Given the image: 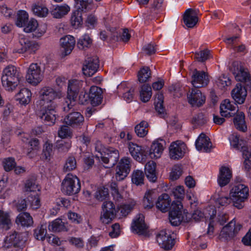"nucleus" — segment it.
Here are the masks:
<instances>
[{
	"mask_svg": "<svg viewBox=\"0 0 251 251\" xmlns=\"http://www.w3.org/2000/svg\"><path fill=\"white\" fill-rule=\"evenodd\" d=\"M136 205V201L130 199L125 202L118 205L116 208L112 201H105L101 205L100 222L104 225L110 224L116 218L117 213L120 218L126 217L131 212Z\"/></svg>",
	"mask_w": 251,
	"mask_h": 251,
	"instance_id": "f257e3e1",
	"label": "nucleus"
},
{
	"mask_svg": "<svg viewBox=\"0 0 251 251\" xmlns=\"http://www.w3.org/2000/svg\"><path fill=\"white\" fill-rule=\"evenodd\" d=\"M1 80L2 86L6 91H14L21 80L19 68L13 65L8 66L2 71Z\"/></svg>",
	"mask_w": 251,
	"mask_h": 251,
	"instance_id": "f03ea898",
	"label": "nucleus"
},
{
	"mask_svg": "<svg viewBox=\"0 0 251 251\" xmlns=\"http://www.w3.org/2000/svg\"><path fill=\"white\" fill-rule=\"evenodd\" d=\"M82 85L83 82L81 80L72 79L69 81L67 98L64 104V111L68 112L73 107Z\"/></svg>",
	"mask_w": 251,
	"mask_h": 251,
	"instance_id": "7ed1b4c3",
	"label": "nucleus"
},
{
	"mask_svg": "<svg viewBox=\"0 0 251 251\" xmlns=\"http://www.w3.org/2000/svg\"><path fill=\"white\" fill-rule=\"evenodd\" d=\"M229 194L234 206L242 209L244 207L243 203L249 196V188L243 184H237L232 188Z\"/></svg>",
	"mask_w": 251,
	"mask_h": 251,
	"instance_id": "20e7f679",
	"label": "nucleus"
},
{
	"mask_svg": "<svg viewBox=\"0 0 251 251\" xmlns=\"http://www.w3.org/2000/svg\"><path fill=\"white\" fill-rule=\"evenodd\" d=\"M96 151L98 153L96 154V157L100 159L105 164L111 162V165H114L119 158V151L113 148H106L100 143H98L96 147Z\"/></svg>",
	"mask_w": 251,
	"mask_h": 251,
	"instance_id": "39448f33",
	"label": "nucleus"
},
{
	"mask_svg": "<svg viewBox=\"0 0 251 251\" xmlns=\"http://www.w3.org/2000/svg\"><path fill=\"white\" fill-rule=\"evenodd\" d=\"M81 189L80 182L76 176L68 174L61 183V191L65 195L72 196L78 193Z\"/></svg>",
	"mask_w": 251,
	"mask_h": 251,
	"instance_id": "423d86ee",
	"label": "nucleus"
},
{
	"mask_svg": "<svg viewBox=\"0 0 251 251\" xmlns=\"http://www.w3.org/2000/svg\"><path fill=\"white\" fill-rule=\"evenodd\" d=\"M39 44L31 40L28 37L21 34L19 37V42L14 51L19 53L34 54L39 49Z\"/></svg>",
	"mask_w": 251,
	"mask_h": 251,
	"instance_id": "0eeeda50",
	"label": "nucleus"
},
{
	"mask_svg": "<svg viewBox=\"0 0 251 251\" xmlns=\"http://www.w3.org/2000/svg\"><path fill=\"white\" fill-rule=\"evenodd\" d=\"M171 211L169 212V220L172 225L178 226L184 220V214L187 216L188 213L183 209L180 201H173L172 203Z\"/></svg>",
	"mask_w": 251,
	"mask_h": 251,
	"instance_id": "6e6552de",
	"label": "nucleus"
},
{
	"mask_svg": "<svg viewBox=\"0 0 251 251\" xmlns=\"http://www.w3.org/2000/svg\"><path fill=\"white\" fill-rule=\"evenodd\" d=\"M44 77V72L37 63H31L28 67L25 75L26 81L33 86L40 83Z\"/></svg>",
	"mask_w": 251,
	"mask_h": 251,
	"instance_id": "1a4fd4ad",
	"label": "nucleus"
},
{
	"mask_svg": "<svg viewBox=\"0 0 251 251\" xmlns=\"http://www.w3.org/2000/svg\"><path fill=\"white\" fill-rule=\"evenodd\" d=\"M42 106V108L38 113L39 117L47 125L49 126L53 125L56 119L55 103H50V105Z\"/></svg>",
	"mask_w": 251,
	"mask_h": 251,
	"instance_id": "9d476101",
	"label": "nucleus"
},
{
	"mask_svg": "<svg viewBox=\"0 0 251 251\" xmlns=\"http://www.w3.org/2000/svg\"><path fill=\"white\" fill-rule=\"evenodd\" d=\"M242 225L232 219L227 225L224 226L220 232V237L226 240L231 239L236 236L242 228Z\"/></svg>",
	"mask_w": 251,
	"mask_h": 251,
	"instance_id": "9b49d317",
	"label": "nucleus"
},
{
	"mask_svg": "<svg viewBox=\"0 0 251 251\" xmlns=\"http://www.w3.org/2000/svg\"><path fill=\"white\" fill-rule=\"evenodd\" d=\"M27 239L26 232H18L14 231L6 237V242L11 247L22 249L25 246Z\"/></svg>",
	"mask_w": 251,
	"mask_h": 251,
	"instance_id": "f8f14e48",
	"label": "nucleus"
},
{
	"mask_svg": "<svg viewBox=\"0 0 251 251\" xmlns=\"http://www.w3.org/2000/svg\"><path fill=\"white\" fill-rule=\"evenodd\" d=\"M130 163L131 159L128 157H124L120 160L116 170L115 177L117 180H122L127 176L130 170Z\"/></svg>",
	"mask_w": 251,
	"mask_h": 251,
	"instance_id": "ddd939ff",
	"label": "nucleus"
},
{
	"mask_svg": "<svg viewBox=\"0 0 251 251\" xmlns=\"http://www.w3.org/2000/svg\"><path fill=\"white\" fill-rule=\"evenodd\" d=\"M59 44L61 55L64 57L72 52L75 45V40L73 36L65 35L60 39Z\"/></svg>",
	"mask_w": 251,
	"mask_h": 251,
	"instance_id": "4468645a",
	"label": "nucleus"
},
{
	"mask_svg": "<svg viewBox=\"0 0 251 251\" xmlns=\"http://www.w3.org/2000/svg\"><path fill=\"white\" fill-rule=\"evenodd\" d=\"M231 71L236 80L245 82L251 80V77L248 70L243 67L241 62H234L232 64Z\"/></svg>",
	"mask_w": 251,
	"mask_h": 251,
	"instance_id": "2eb2a0df",
	"label": "nucleus"
},
{
	"mask_svg": "<svg viewBox=\"0 0 251 251\" xmlns=\"http://www.w3.org/2000/svg\"><path fill=\"white\" fill-rule=\"evenodd\" d=\"M186 145L181 141L172 142L169 147V155L172 159H179L185 153Z\"/></svg>",
	"mask_w": 251,
	"mask_h": 251,
	"instance_id": "dca6fc26",
	"label": "nucleus"
},
{
	"mask_svg": "<svg viewBox=\"0 0 251 251\" xmlns=\"http://www.w3.org/2000/svg\"><path fill=\"white\" fill-rule=\"evenodd\" d=\"M165 148V142L160 139L154 140L150 148L149 155L151 159L156 160L160 158Z\"/></svg>",
	"mask_w": 251,
	"mask_h": 251,
	"instance_id": "f3484780",
	"label": "nucleus"
},
{
	"mask_svg": "<svg viewBox=\"0 0 251 251\" xmlns=\"http://www.w3.org/2000/svg\"><path fill=\"white\" fill-rule=\"evenodd\" d=\"M99 59L96 56L87 57L84 62L82 68L83 74L87 76L94 75L99 68Z\"/></svg>",
	"mask_w": 251,
	"mask_h": 251,
	"instance_id": "a211bd4d",
	"label": "nucleus"
},
{
	"mask_svg": "<svg viewBox=\"0 0 251 251\" xmlns=\"http://www.w3.org/2000/svg\"><path fill=\"white\" fill-rule=\"evenodd\" d=\"M57 96L56 92L51 87H44L40 91V104L42 105L55 103L53 102Z\"/></svg>",
	"mask_w": 251,
	"mask_h": 251,
	"instance_id": "6ab92c4d",
	"label": "nucleus"
},
{
	"mask_svg": "<svg viewBox=\"0 0 251 251\" xmlns=\"http://www.w3.org/2000/svg\"><path fill=\"white\" fill-rule=\"evenodd\" d=\"M188 101L192 106L200 107L205 101V97L196 88L192 89L187 94Z\"/></svg>",
	"mask_w": 251,
	"mask_h": 251,
	"instance_id": "aec40b11",
	"label": "nucleus"
},
{
	"mask_svg": "<svg viewBox=\"0 0 251 251\" xmlns=\"http://www.w3.org/2000/svg\"><path fill=\"white\" fill-rule=\"evenodd\" d=\"M156 241L159 246L166 250H171L175 245V240L166 230L160 231L156 235Z\"/></svg>",
	"mask_w": 251,
	"mask_h": 251,
	"instance_id": "412c9836",
	"label": "nucleus"
},
{
	"mask_svg": "<svg viewBox=\"0 0 251 251\" xmlns=\"http://www.w3.org/2000/svg\"><path fill=\"white\" fill-rule=\"evenodd\" d=\"M191 83L195 88H201L206 86L209 82L207 74L203 71L195 70L191 75Z\"/></svg>",
	"mask_w": 251,
	"mask_h": 251,
	"instance_id": "4be33fe9",
	"label": "nucleus"
},
{
	"mask_svg": "<svg viewBox=\"0 0 251 251\" xmlns=\"http://www.w3.org/2000/svg\"><path fill=\"white\" fill-rule=\"evenodd\" d=\"M128 151L136 161L141 162L145 159L146 157V150L145 148L132 142H129L127 144Z\"/></svg>",
	"mask_w": 251,
	"mask_h": 251,
	"instance_id": "5701e85b",
	"label": "nucleus"
},
{
	"mask_svg": "<svg viewBox=\"0 0 251 251\" xmlns=\"http://www.w3.org/2000/svg\"><path fill=\"white\" fill-rule=\"evenodd\" d=\"M63 122L73 127H78L83 124L84 118L80 113L74 112L65 116L63 119Z\"/></svg>",
	"mask_w": 251,
	"mask_h": 251,
	"instance_id": "b1692460",
	"label": "nucleus"
},
{
	"mask_svg": "<svg viewBox=\"0 0 251 251\" xmlns=\"http://www.w3.org/2000/svg\"><path fill=\"white\" fill-rule=\"evenodd\" d=\"M147 226L145 223V217L142 214H138L133 220L131 225L133 232L141 235L146 233Z\"/></svg>",
	"mask_w": 251,
	"mask_h": 251,
	"instance_id": "393cba45",
	"label": "nucleus"
},
{
	"mask_svg": "<svg viewBox=\"0 0 251 251\" xmlns=\"http://www.w3.org/2000/svg\"><path fill=\"white\" fill-rule=\"evenodd\" d=\"M195 145L197 150L206 152H210L213 148L210 139L203 133L201 134L198 137Z\"/></svg>",
	"mask_w": 251,
	"mask_h": 251,
	"instance_id": "a878e982",
	"label": "nucleus"
},
{
	"mask_svg": "<svg viewBox=\"0 0 251 251\" xmlns=\"http://www.w3.org/2000/svg\"><path fill=\"white\" fill-rule=\"evenodd\" d=\"M89 98L91 104L96 106L101 103L102 100V90L96 86L91 87L89 92Z\"/></svg>",
	"mask_w": 251,
	"mask_h": 251,
	"instance_id": "bb28decb",
	"label": "nucleus"
},
{
	"mask_svg": "<svg viewBox=\"0 0 251 251\" xmlns=\"http://www.w3.org/2000/svg\"><path fill=\"white\" fill-rule=\"evenodd\" d=\"M247 95V91L245 87L240 84H236L232 90L231 96L235 101L238 104L244 102Z\"/></svg>",
	"mask_w": 251,
	"mask_h": 251,
	"instance_id": "cd10ccee",
	"label": "nucleus"
},
{
	"mask_svg": "<svg viewBox=\"0 0 251 251\" xmlns=\"http://www.w3.org/2000/svg\"><path fill=\"white\" fill-rule=\"evenodd\" d=\"M183 22L188 28H193L198 22L197 12L192 8L187 9L183 15Z\"/></svg>",
	"mask_w": 251,
	"mask_h": 251,
	"instance_id": "c85d7f7f",
	"label": "nucleus"
},
{
	"mask_svg": "<svg viewBox=\"0 0 251 251\" xmlns=\"http://www.w3.org/2000/svg\"><path fill=\"white\" fill-rule=\"evenodd\" d=\"M236 111L235 104L229 100H223L220 105V113L222 116L225 117H232Z\"/></svg>",
	"mask_w": 251,
	"mask_h": 251,
	"instance_id": "c756f323",
	"label": "nucleus"
},
{
	"mask_svg": "<svg viewBox=\"0 0 251 251\" xmlns=\"http://www.w3.org/2000/svg\"><path fill=\"white\" fill-rule=\"evenodd\" d=\"M232 177L231 169L226 166H222L220 169L219 175L218 178V182L221 187L227 185Z\"/></svg>",
	"mask_w": 251,
	"mask_h": 251,
	"instance_id": "7c9ffc66",
	"label": "nucleus"
},
{
	"mask_svg": "<svg viewBox=\"0 0 251 251\" xmlns=\"http://www.w3.org/2000/svg\"><path fill=\"white\" fill-rule=\"evenodd\" d=\"M15 223L18 226L28 227L33 226V220L29 213L23 212L19 214L16 217Z\"/></svg>",
	"mask_w": 251,
	"mask_h": 251,
	"instance_id": "2f4dec72",
	"label": "nucleus"
},
{
	"mask_svg": "<svg viewBox=\"0 0 251 251\" xmlns=\"http://www.w3.org/2000/svg\"><path fill=\"white\" fill-rule=\"evenodd\" d=\"M70 10V7L66 4H58L51 10L50 13L54 18L61 19L67 15Z\"/></svg>",
	"mask_w": 251,
	"mask_h": 251,
	"instance_id": "473e14b6",
	"label": "nucleus"
},
{
	"mask_svg": "<svg viewBox=\"0 0 251 251\" xmlns=\"http://www.w3.org/2000/svg\"><path fill=\"white\" fill-rule=\"evenodd\" d=\"M171 203V199L169 195L164 193L158 197L156 205L160 211L166 212L170 208Z\"/></svg>",
	"mask_w": 251,
	"mask_h": 251,
	"instance_id": "72a5a7b5",
	"label": "nucleus"
},
{
	"mask_svg": "<svg viewBox=\"0 0 251 251\" xmlns=\"http://www.w3.org/2000/svg\"><path fill=\"white\" fill-rule=\"evenodd\" d=\"M229 140L230 146L237 150H240V151L243 152L248 149L246 145V142L240 139L239 136L236 133L231 135L229 137Z\"/></svg>",
	"mask_w": 251,
	"mask_h": 251,
	"instance_id": "f704fd0d",
	"label": "nucleus"
},
{
	"mask_svg": "<svg viewBox=\"0 0 251 251\" xmlns=\"http://www.w3.org/2000/svg\"><path fill=\"white\" fill-rule=\"evenodd\" d=\"M32 93L30 90L26 88L21 89L16 95V100L21 105L28 104L31 99Z\"/></svg>",
	"mask_w": 251,
	"mask_h": 251,
	"instance_id": "c9c22d12",
	"label": "nucleus"
},
{
	"mask_svg": "<svg viewBox=\"0 0 251 251\" xmlns=\"http://www.w3.org/2000/svg\"><path fill=\"white\" fill-rule=\"evenodd\" d=\"M76 3L77 10L82 12H89L95 10L96 5L93 3V0H75Z\"/></svg>",
	"mask_w": 251,
	"mask_h": 251,
	"instance_id": "e433bc0d",
	"label": "nucleus"
},
{
	"mask_svg": "<svg viewBox=\"0 0 251 251\" xmlns=\"http://www.w3.org/2000/svg\"><path fill=\"white\" fill-rule=\"evenodd\" d=\"M32 10L36 16L41 18L47 17L49 14V10L46 4L39 2L33 5Z\"/></svg>",
	"mask_w": 251,
	"mask_h": 251,
	"instance_id": "4c0bfd02",
	"label": "nucleus"
},
{
	"mask_svg": "<svg viewBox=\"0 0 251 251\" xmlns=\"http://www.w3.org/2000/svg\"><path fill=\"white\" fill-rule=\"evenodd\" d=\"M156 164L153 161H150L145 166V172L148 179L151 182L156 180L155 168Z\"/></svg>",
	"mask_w": 251,
	"mask_h": 251,
	"instance_id": "58836bf2",
	"label": "nucleus"
},
{
	"mask_svg": "<svg viewBox=\"0 0 251 251\" xmlns=\"http://www.w3.org/2000/svg\"><path fill=\"white\" fill-rule=\"evenodd\" d=\"M40 186L38 184L34 179H29L25 183L24 191L27 193H33L34 194H40Z\"/></svg>",
	"mask_w": 251,
	"mask_h": 251,
	"instance_id": "ea45409f",
	"label": "nucleus"
},
{
	"mask_svg": "<svg viewBox=\"0 0 251 251\" xmlns=\"http://www.w3.org/2000/svg\"><path fill=\"white\" fill-rule=\"evenodd\" d=\"M235 127L239 130L245 132L247 129V126L245 121V115L243 112H237L233 119Z\"/></svg>",
	"mask_w": 251,
	"mask_h": 251,
	"instance_id": "a19ab883",
	"label": "nucleus"
},
{
	"mask_svg": "<svg viewBox=\"0 0 251 251\" xmlns=\"http://www.w3.org/2000/svg\"><path fill=\"white\" fill-rule=\"evenodd\" d=\"M48 228L52 232H60L67 230L65 223L60 218H57L50 223Z\"/></svg>",
	"mask_w": 251,
	"mask_h": 251,
	"instance_id": "79ce46f5",
	"label": "nucleus"
},
{
	"mask_svg": "<svg viewBox=\"0 0 251 251\" xmlns=\"http://www.w3.org/2000/svg\"><path fill=\"white\" fill-rule=\"evenodd\" d=\"M12 225L10 213L0 209V226L6 230H8Z\"/></svg>",
	"mask_w": 251,
	"mask_h": 251,
	"instance_id": "37998d69",
	"label": "nucleus"
},
{
	"mask_svg": "<svg viewBox=\"0 0 251 251\" xmlns=\"http://www.w3.org/2000/svg\"><path fill=\"white\" fill-rule=\"evenodd\" d=\"M54 154L53 145L49 141L46 142L43 146L41 158L43 160L50 161Z\"/></svg>",
	"mask_w": 251,
	"mask_h": 251,
	"instance_id": "c03bdc74",
	"label": "nucleus"
},
{
	"mask_svg": "<svg viewBox=\"0 0 251 251\" xmlns=\"http://www.w3.org/2000/svg\"><path fill=\"white\" fill-rule=\"evenodd\" d=\"M163 95L162 93L157 94L154 99L155 109L161 117H163L165 116V109L163 106Z\"/></svg>",
	"mask_w": 251,
	"mask_h": 251,
	"instance_id": "a18cd8bd",
	"label": "nucleus"
},
{
	"mask_svg": "<svg viewBox=\"0 0 251 251\" xmlns=\"http://www.w3.org/2000/svg\"><path fill=\"white\" fill-rule=\"evenodd\" d=\"M72 26L75 28H78L80 27L83 23L81 12L76 10L73 12L70 19Z\"/></svg>",
	"mask_w": 251,
	"mask_h": 251,
	"instance_id": "49530a36",
	"label": "nucleus"
},
{
	"mask_svg": "<svg viewBox=\"0 0 251 251\" xmlns=\"http://www.w3.org/2000/svg\"><path fill=\"white\" fill-rule=\"evenodd\" d=\"M154 200L155 197L153 192L151 190L147 191L144 195L142 201L144 208H151L154 205Z\"/></svg>",
	"mask_w": 251,
	"mask_h": 251,
	"instance_id": "de8ad7c7",
	"label": "nucleus"
},
{
	"mask_svg": "<svg viewBox=\"0 0 251 251\" xmlns=\"http://www.w3.org/2000/svg\"><path fill=\"white\" fill-rule=\"evenodd\" d=\"M28 14L25 11H18L15 21V25L19 27H24L28 21Z\"/></svg>",
	"mask_w": 251,
	"mask_h": 251,
	"instance_id": "09e8293b",
	"label": "nucleus"
},
{
	"mask_svg": "<svg viewBox=\"0 0 251 251\" xmlns=\"http://www.w3.org/2000/svg\"><path fill=\"white\" fill-rule=\"evenodd\" d=\"M152 96L151 88L149 85L144 84L141 87L140 97L141 100L144 102L148 101Z\"/></svg>",
	"mask_w": 251,
	"mask_h": 251,
	"instance_id": "8fccbe9b",
	"label": "nucleus"
},
{
	"mask_svg": "<svg viewBox=\"0 0 251 251\" xmlns=\"http://www.w3.org/2000/svg\"><path fill=\"white\" fill-rule=\"evenodd\" d=\"M148 126L147 122L145 121L141 122L135 127V131L137 135L140 137H145L148 133Z\"/></svg>",
	"mask_w": 251,
	"mask_h": 251,
	"instance_id": "3c124183",
	"label": "nucleus"
},
{
	"mask_svg": "<svg viewBox=\"0 0 251 251\" xmlns=\"http://www.w3.org/2000/svg\"><path fill=\"white\" fill-rule=\"evenodd\" d=\"M144 174L141 170H136L132 172L131 181L136 185H140L144 183Z\"/></svg>",
	"mask_w": 251,
	"mask_h": 251,
	"instance_id": "603ef678",
	"label": "nucleus"
},
{
	"mask_svg": "<svg viewBox=\"0 0 251 251\" xmlns=\"http://www.w3.org/2000/svg\"><path fill=\"white\" fill-rule=\"evenodd\" d=\"M92 40L89 35L85 34L81 37L77 42V47L79 49L83 50L90 47Z\"/></svg>",
	"mask_w": 251,
	"mask_h": 251,
	"instance_id": "864d4df0",
	"label": "nucleus"
},
{
	"mask_svg": "<svg viewBox=\"0 0 251 251\" xmlns=\"http://www.w3.org/2000/svg\"><path fill=\"white\" fill-rule=\"evenodd\" d=\"M151 75L150 69L148 67H143L138 72V80L141 83L145 82L149 79Z\"/></svg>",
	"mask_w": 251,
	"mask_h": 251,
	"instance_id": "5fc2aeb1",
	"label": "nucleus"
},
{
	"mask_svg": "<svg viewBox=\"0 0 251 251\" xmlns=\"http://www.w3.org/2000/svg\"><path fill=\"white\" fill-rule=\"evenodd\" d=\"M39 195L40 194H34L33 196L31 195L27 198L28 202L32 209H38L41 206Z\"/></svg>",
	"mask_w": 251,
	"mask_h": 251,
	"instance_id": "6e6d98bb",
	"label": "nucleus"
},
{
	"mask_svg": "<svg viewBox=\"0 0 251 251\" xmlns=\"http://www.w3.org/2000/svg\"><path fill=\"white\" fill-rule=\"evenodd\" d=\"M108 196L109 192L108 189L103 186L98 188L95 195L96 199L99 201L105 200Z\"/></svg>",
	"mask_w": 251,
	"mask_h": 251,
	"instance_id": "4d7b16f0",
	"label": "nucleus"
},
{
	"mask_svg": "<svg viewBox=\"0 0 251 251\" xmlns=\"http://www.w3.org/2000/svg\"><path fill=\"white\" fill-rule=\"evenodd\" d=\"M47 234L46 227L43 225L36 228L34 230V236L38 240L43 241Z\"/></svg>",
	"mask_w": 251,
	"mask_h": 251,
	"instance_id": "13d9d810",
	"label": "nucleus"
},
{
	"mask_svg": "<svg viewBox=\"0 0 251 251\" xmlns=\"http://www.w3.org/2000/svg\"><path fill=\"white\" fill-rule=\"evenodd\" d=\"M76 167V161L75 157L69 156L66 159L64 166V171L69 172L75 170Z\"/></svg>",
	"mask_w": 251,
	"mask_h": 251,
	"instance_id": "bf43d9fd",
	"label": "nucleus"
},
{
	"mask_svg": "<svg viewBox=\"0 0 251 251\" xmlns=\"http://www.w3.org/2000/svg\"><path fill=\"white\" fill-rule=\"evenodd\" d=\"M38 23L36 20L33 18L30 19L24 27V31L26 33L32 32L37 27Z\"/></svg>",
	"mask_w": 251,
	"mask_h": 251,
	"instance_id": "052dcab7",
	"label": "nucleus"
},
{
	"mask_svg": "<svg viewBox=\"0 0 251 251\" xmlns=\"http://www.w3.org/2000/svg\"><path fill=\"white\" fill-rule=\"evenodd\" d=\"M2 163L4 169L6 172L12 170L16 166L15 159L12 157H8L4 159Z\"/></svg>",
	"mask_w": 251,
	"mask_h": 251,
	"instance_id": "680f3d73",
	"label": "nucleus"
},
{
	"mask_svg": "<svg viewBox=\"0 0 251 251\" xmlns=\"http://www.w3.org/2000/svg\"><path fill=\"white\" fill-rule=\"evenodd\" d=\"M172 194L176 199L182 200L185 196V190L183 186H177L172 191Z\"/></svg>",
	"mask_w": 251,
	"mask_h": 251,
	"instance_id": "e2e57ef3",
	"label": "nucleus"
},
{
	"mask_svg": "<svg viewBox=\"0 0 251 251\" xmlns=\"http://www.w3.org/2000/svg\"><path fill=\"white\" fill-rule=\"evenodd\" d=\"M209 57L210 51L208 50H201L200 52H196L195 54V58L200 62H204L208 59Z\"/></svg>",
	"mask_w": 251,
	"mask_h": 251,
	"instance_id": "0e129e2a",
	"label": "nucleus"
},
{
	"mask_svg": "<svg viewBox=\"0 0 251 251\" xmlns=\"http://www.w3.org/2000/svg\"><path fill=\"white\" fill-rule=\"evenodd\" d=\"M58 135L59 137L64 139L71 137L72 133L68 126H62L58 130Z\"/></svg>",
	"mask_w": 251,
	"mask_h": 251,
	"instance_id": "69168bd1",
	"label": "nucleus"
},
{
	"mask_svg": "<svg viewBox=\"0 0 251 251\" xmlns=\"http://www.w3.org/2000/svg\"><path fill=\"white\" fill-rule=\"evenodd\" d=\"M47 30V26L45 25L38 24L37 27L32 32L33 36L35 38H39L43 36Z\"/></svg>",
	"mask_w": 251,
	"mask_h": 251,
	"instance_id": "338daca9",
	"label": "nucleus"
},
{
	"mask_svg": "<svg viewBox=\"0 0 251 251\" xmlns=\"http://www.w3.org/2000/svg\"><path fill=\"white\" fill-rule=\"evenodd\" d=\"M243 157L245 159L244 166L246 170H249L251 168V153L249 149L242 152Z\"/></svg>",
	"mask_w": 251,
	"mask_h": 251,
	"instance_id": "774afa93",
	"label": "nucleus"
}]
</instances>
